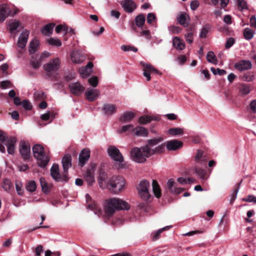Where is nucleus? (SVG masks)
Here are the masks:
<instances>
[{
	"label": "nucleus",
	"instance_id": "obj_1",
	"mask_svg": "<svg viewBox=\"0 0 256 256\" xmlns=\"http://www.w3.org/2000/svg\"><path fill=\"white\" fill-rule=\"evenodd\" d=\"M130 205L122 199L112 198L106 200L104 204V210L105 216L108 218L112 216L116 211L128 210Z\"/></svg>",
	"mask_w": 256,
	"mask_h": 256
},
{
	"label": "nucleus",
	"instance_id": "obj_2",
	"mask_svg": "<svg viewBox=\"0 0 256 256\" xmlns=\"http://www.w3.org/2000/svg\"><path fill=\"white\" fill-rule=\"evenodd\" d=\"M154 152L147 146L135 147L130 150V155L133 161L138 163H144L146 160L147 158L154 155Z\"/></svg>",
	"mask_w": 256,
	"mask_h": 256
},
{
	"label": "nucleus",
	"instance_id": "obj_3",
	"mask_svg": "<svg viewBox=\"0 0 256 256\" xmlns=\"http://www.w3.org/2000/svg\"><path fill=\"white\" fill-rule=\"evenodd\" d=\"M108 156L116 162L114 167L117 170L124 168V159L119 150L114 146H108L107 150Z\"/></svg>",
	"mask_w": 256,
	"mask_h": 256
},
{
	"label": "nucleus",
	"instance_id": "obj_4",
	"mask_svg": "<svg viewBox=\"0 0 256 256\" xmlns=\"http://www.w3.org/2000/svg\"><path fill=\"white\" fill-rule=\"evenodd\" d=\"M32 152L34 158L37 160L38 165L42 168L46 166L50 158L44 154V148L40 144H36L32 148Z\"/></svg>",
	"mask_w": 256,
	"mask_h": 256
},
{
	"label": "nucleus",
	"instance_id": "obj_5",
	"mask_svg": "<svg viewBox=\"0 0 256 256\" xmlns=\"http://www.w3.org/2000/svg\"><path fill=\"white\" fill-rule=\"evenodd\" d=\"M126 184L125 180L120 176H114L108 181L110 190L114 194H118L124 188Z\"/></svg>",
	"mask_w": 256,
	"mask_h": 256
},
{
	"label": "nucleus",
	"instance_id": "obj_6",
	"mask_svg": "<svg viewBox=\"0 0 256 256\" xmlns=\"http://www.w3.org/2000/svg\"><path fill=\"white\" fill-rule=\"evenodd\" d=\"M164 138L162 136L150 139L147 141V144L144 146H147L150 150H152L154 152V154H160L164 151L165 144H159L156 146H155L162 142Z\"/></svg>",
	"mask_w": 256,
	"mask_h": 256
},
{
	"label": "nucleus",
	"instance_id": "obj_7",
	"mask_svg": "<svg viewBox=\"0 0 256 256\" xmlns=\"http://www.w3.org/2000/svg\"><path fill=\"white\" fill-rule=\"evenodd\" d=\"M149 186L148 182L145 180H141L137 186L138 194L140 198L144 200H148L150 196L148 190Z\"/></svg>",
	"mask_w": 256,
	"mask_h": 256
},
{
	"label": "nucleus",
	"instance_id": "obj_8",
	"mask_svg": "<svg viewBox=\"0 0 256 256\" xmlns=\"http://www.w3.org/2000/svg\"><path fill=\"white\" fill-rule=\"evenodd\" d=\"M50 175L52 178L56 182H67L68 176L64 172L62 174H60L59 172L58 165L54 164L50 168Z\"/></svg>",
	"mask_w": 256,
	"mask_h": 256
},
{
	"label": "nucleus",
	"instance_id": "obj_9",
	"mask_svg": "<svg viewBox=\"0 0 256 256\" xmlns=\"http://www.w3.org/2000/svg\"><path fill=\"white\" fill-rule=\"evenodd\" d=\"M60 62L58 58L49 61L44 65V70L48 74H52L58 71L60 68Z\"/></svg>",
	"mask_w": 256,
	"mask_h": 256
},
{
	"label": "nucleus",
	"instance_id": "obj_10",
	"mask_svg": "<svg viewBox=\"0 0 256 256\" xmlns=\"http://www.w3.org/2000/svg\"><path fill=\"white\" fill-rule=\"evenodd\" d=\"M18 12L17 9H15L12 12L6 4L0 5V22H3L8 16H14Z\"/></svg>",
	"mask_w": 256,
	"mask_h": 256
},
{
	"label": "nucleus",
	"instance_id": "obj_11",
	"mask_svg": "<svg viewBox=\"0 0 256 256\" xmlns=\"http://www.w3.org/2000/svg\"><path fill=\"white\" fill-rule=\"evenodd\" d=\"M100 91L94 88H88L85 92L86 98L88 102L94 101L100 97Z\"/></svg>",
	"mask_w": 256,
	"mask_h": 256
},
{
	"label": "nucleus",
	"instance_id": "obj_12",
	"mask_svg": "<svg viewBox=\"0 0 256 256\" xmlns=\"http://www.w3.org/2000/svg\"><path fill=\"white\" fill-rule=\"evenodd\" d=\"M140 64L144 68L143 74L146 78L148 81L150 80L151 79L150 72L159 74L158 71L154 68L152 65L144 62H141Z\"/></svg>",
	"mask_w": 256,
	"mask_h": 256
},
{
	"label": "nucleus",
	"instance_id": "obj_13",
	"mask_svg": "<svg viewBox=\"0 0 256 256\" xmlns=\"http://www.w3.org/2000/svg\"><path fill=\"white\" fill-rule=\"evenodd\" d=\"M86 58L85 55L78 50L73 51L70 54V60L74 64H82L85 60Z\"/></svg>",
	"mask_w": 256,
	"mask_h": 256
},
{
	"label": "nucleus",
	"instance_id": "obj_14",
	"mask_svg": "<svg viewBox=\"0 0 256 256\" xmlns=\"http://www.w3.org/2000/svg\"><path fill=\"white\" fill-rule=\"evenodd\" d=\"M16 141V138L14 136L7 138L4 144L7 147V152L8 154H14Z\"/></svg>",
	"mask_w": 256,
	"mask_h": 256
},
{
	"label": "nucleus",
	"instance_id": "obj_15",
	"mask_svg": "<svg viewBox=\"0 0 256 256\" xmlns=\"http://www.w3.org/2000/svg\"><path fill=\"white\" fill-rule=\"evenodd\" d=\"M120 4L124 10L128 13H132L137 8L136 4L132 0H124Z\"/></svg>",
	"mask_w": 256,
	"mask_h": 256
},
{
	"label": "nucleus",
	"instance_id": "obj_16",
	"mask_svg": "<svg viewBox=\"0 0 256 256\" xmlns=\"http://www.w3.org/2000/svg\"><path fill=\"white\" fill-rule=\"evenodd\" d=\"M70 91L72 94L76 96H80L82 94L84 90V87L80 82H73L69 85Z\"/></svg>",
	"mask_w": 256,
	"mask_h": 256
},
{
	"label": "nucleus",
	"instance_id": "obj_17",
	"mask_svg": "<svg viewBox=\"0 0 256 256\" xmlns=\"http://www.w3.org/2000/svg\"><path fill=\"white\" fill-rule=\"evenodd\" d=\"M90 157V150L88 148L84 149L80 152L78 160L79 164L81 166H83L88 161Z\"/></svg>",
	"mask_w": 256,
	"mask_h": 256
},
{
	"label": "nucleus",
	"instance_id": "obj_18",
	"mask_svg": "<svg viewBox=\"0 0 256 256\" xmlns=\"http://www.w3.org/2000/svg\"><path fill=\"white\" fill-rule=\"evenodd\" d=\"M93 64L88 62L85 66H82L79 69V72L82 78H86L90 76L92 71Z\"/></svg>",
	"mask_w": 256,
	"mask_h": 256
},
{
	"label": "nucleus",
	"instance_id": "obj_19",
	"mask_svg": "<svg viewBox=\"0 0 256 256\" xmlns=\"http://www.w3.org/2000/svg\"><path fill=\"white\" fill-rule=\"evenodd\" d=\"M29 35V32L28 30H24L20 36L18 42V46L21 48H24L28 42V38Z\"/></svg>",
	"mask_w": 256,
	"mask_h": 256
},
{
	"label": "nucleus",
	"instance_id": "obj_20",
	"mask_svg": "<svg viewBox=\"0 0 256 256\" xmlns=\"http://www.w3.org/2000/svg\"><path fill=\"white\" fill-rule=\"evenodd\" d=\"M182 146V142L176 140H168L166 142V146L168 150H176Z\"/></svg>",
	"mask_w": 256,
	"mask_h": 256
},
{
	"label": "nucleus",
	"instance_id": "obj_21",
	"mask_svg": "<svg viewBox=\"0 0 256 256\" xmlns=\"http://www.w3.org/2000/svg\"><path fill=\"white\" fill-rule=\"evenodd\" d=\"M30 148L28 144L23 142L20 144V152L24 159L27 160L29 158L30 156Z\"/></svg>",
	"mask_w": 256,
	"mask_h": 256
},
{
	"label": "nucleus",
	"instance_id": "obj_22",
	"mask_svg": "<svg viewBox=\"0 0 256 256\" xmlns=\"http://www.w3.org/2000/svg\"><path fill=\"white\" fill-rule=\"evenodd\" d=\"M235 68L240 71L249 70L252 68V64L250 60H242L235 64Z\"/></svg>",
	"mask_w": 256,
	"mask_h": 256
},
{
	"label": "nucleus",
	"instance_id": "obj_23",
	"mask_svg": "<svg viewBox=\"0 0 256 256\" xmlns=\"http://www.w3.org/2000/svg\"><path fill=\"white\" fill-rule=\"evenodd\" d=\"M177 20L180 25L184 27H187L190 22V18L186 13L182 12L180 14L177 18Z\"/></svg>",
	"mask_w": 256,
	"mask_h": 256
},
{
	"label": "nucleus",
	"instance_id": "obj_24",
	"mask_svg": "<svg viewBox=\"0 0 256 256\" xmlns=\"http://www.w3.org/2000/svg\"><path fill=\"white\" fill-rule=\"evenodd\" d=\"M98 184L100 186L103 188H106L108 186V182L107 181V174L104 172H100L98 176Z\"/></svg>",
	"mask_w": 256,
	"mask_h": 256
},
{
	"label": "nucleus",
	"instance_id": "obj_25",
	"mask_svg": "<svg viewBox=\"0 0 256 256\" xmlns=\"http://www.w3.org/2000/svg\"><path fill=\"white\" fill-rule=\"evenodd\" d=\"M64 172L67 174L68 170L72 166V158L70 155H66L62 159Z\"/></svg>",
	"mask_w": 256,
	"mask_h": 256
},
{
	"label": "nucleus",
	"instance_id": "obj_26",
	"mask_svg": "<svg viewBox=\"0 0 256 256\" xmlns=\"http://www.w3.org/2000/svg\"><path fill=\"white\" fill-rule=\"evenodd\" d=\"M116 105L113 104H105L103 107V111L104 114L108 116L112 115L116 112Z\"/></svg>",
	"mask_w": 256,
	"mask_h": 256
},
{
	"label": "nucleus",
	"instance_id": "obj_27",
	"mask_svg": "<svg viewBox=\"0 0 256 256\" xmlns=\"http://www.w3.org/2000/svg\"><path fill=\"white\" fill-rule=\"evenodd\" d=\"M172 44L177 50H183L186 47L184 42L177 36L173 38Z\"/></svg>",
	"mask_w": 256,
	"mask_h": 256
},
{
	"label": "nucleus",
	"instance_id": "obj_28",
	"mask_svg": "<svg viewBox=\"0 0 256 256\" xmlns=\"http://www.w3.org/2000/svg\"><path fill=\"white\" fill-rule=\"evenodd\" d=\"M84 178L89 185H92L94 182V171L92 169L86 171Z\"/></svg>",
	"mask_w": 256,
	"mask_h": 256
},
{
	"label": "nucleus",
	"instance_id": "obj_29",
	"mask_svg": "<svg viewBox=\"0 0 256 256\" xmlns=\"http://www.w3.org/2000/svg\"><path fill=\"white\" fill-rule=\"evenodd\" d=\"M135 116V114L131 112H124L120 118V121L122 122H128L131 121Z\"/></svg>",
	"mask_w": 256,
	"mask_h": 256
},
{
	"label": "nucleus",
	"instance_id": "obj_30",
	"mask_svg": "<svg viewBox=\"0 0 256 256\" xmlns=\"http://www.w3.org/2000/svg\"><path fill=\"white\" fill-rule=\"evenodd\" d=\"M134 134L138 136H146L148 134V130L144 127L138 126L133 128Z\"/></svg>",
	"mask_w": 256,
	"mask_h": 256
},
{
	"label": "nucleus",
	"instance_id": "obj_31",
	"mask_svg": "<svg viewBox=\"0 0 256 256\" xmlns=\"http://www.w3.org/2000/svg\"><path fill=\"white\" fill-rule=\"evenodd\" d=\"M86 198L88 204L87 208L88 210H94L97 209V204L94 201L92 200V198L88 194H86Z\"/></svg>",
	"mask_w": 256,
	"mask_h": 256
},
{
	"label": "nucleus",
	"instance_id": "obj_32",
	"mask_svg": "<svg viewBox=\"0 0 256 256\" xmlns=\"http://www.w3.org/2000/svg\"><path fill=\"white\" fill-rule=\"evenodd\" d=\"M54 26V24H47L41 29V32L45 36H50L52 32Z\"/></svg>",
	"mask_w": 256,
	"mask_h": 256
},
{
	"label": "nucleus",
	"instance_id": "obj_33",
	"mask_svg": "<svg viewBox=\"0 0 256 256\" xmlns=\"http://www.w3.org/2000/svg\"><path fill=\"white\" fill-rule=\"evenodd\" d=\"M2 188L4 190L9 192L13 188V184L8 178H4L2 182Z\"/></svg>",
	"mask_w": 256,
	"mask_h": 256
},
{
	"label": "nucleus",
	"instance_id": "obj_34",
	"mask_svg": "<svg viewBox=\"0 0 256 256\" xmlns=\"http://www.w3.org/2000/svg\"><path fill=\"white\" fill-rule=\"evenodd\" d=\"M136 26L141 28H142L146 21V18L143 14H140L136 16L134 20Z\"/></svg>",
	"mask_w": 256,
	"mask_h": 256
},
{
	"label": "nucleus",
	"instance_id": "obj_35",
	"mask_svg": "<svg viewBox=\"0 0 256 256\" xmlns=\"http://www.w3.org/2000/svg\"><path fill=\"white\" fill-rule=\"evenodd\" d=\"M152 186L154 194L157 198H160L161 196V190L158 182L156 180H152Z\"/></svg>",
	"mask_w": 256,
	"mask_h": 256
},
{
	"label": "nucleus",
	"instance_id": "obj_36",
	"mask_svg": "<svg viewBox=\"0 0 256 256\" xmlns=\"http://www.w3.org/2000/svg\"><path fill=\"white\" fill-rule=\"evenodd\" d=\"M250 92V87L246 84H241L239 88V93L242 96L248 94Z\"/></svg>",
	"mask_w": 256,
	"mask_h": 256
},
{
	"label": "nucleus",
	"instance_id": "obj_37",
	"mask_svg": "<svg viewBox=\"0 0 256 256\" xmlns=\"http://www.w3.org/2000/svg\"><path fill=\"white\" fill-rule=\"evenodd\" d=\"M38 44L39 42L36 39H34L30 42L29 46V52L31 54H34L36 52Z\"/></svg>",
	"mask_w": 256,
	"mask_h": 256
},
{
	"label": "nucleus",
	"instance_id": "obj_38",
	"mask_svg": "<svg viewBox=\"0 0 256 256\" xmlns=\"http://www.w3.org/2000/svg\"><path fill=\"white\" fill-rule=\"evenodd\" d=\"M168 132L171 136H175L182 134L184 133V130L182 128H171L168 130Z\"/></svg>",
	"mask_w": 256,
	"mask_h": 256
},
{
	"label": "nucleus",
	"instance_id": "obj_39",
	"mask_svg": "<svg viewBox=\"0 0 256 256\" xmlns=\"http://www.w3.org/2000/svg\"><path fill=\"white\" fill-rule=\"evenodd\" d=\"M234 1L236 4L238 8L240 10L242 11L248 9L247 2L246 0H234Z\"/></svg>",
	"mask_w": 256,
	"mask_h": 256
},
{
	"label": "nucleus",
	"instance_id": "obj_40",
	"mask_svg": "<svg viewBox=\"0 0 256 256\" xmlns=\"http://www.w3.org/2000/svg\"><path fill=\"white\" fill-rule=\"evenodd\" d=\"M206 59L209 62L212 63L214 64H218V60L214 52L212 51L208 52L206 54Z\"/></svg>",
	"mask_w": 256,
	"mask_h": 256
},
{
	"label": "nucleus",
	"instance_id": "obj_41",
	"mask_svg": "<svg viewBox=\"0 0 256 256\" xmlns=\"http://www.w3.org/2000/svg\"><path fill=\"white\" fill-rule=\"evenodd\" d=\"M240 78L243 81L250 82L254 80V76L251 72H248L241 76Z\"/></svg>",
	"mask_w": 256,
	"mask_h": 256
},
{
	"label": "nucleus",
	"instance_id": "obj_42",
	"mask_svg": "<svg viewBox=\"0 0 256 256\" xmlns=\"http://www.w3.org/2000/svg\"><path fill=\"white\" fill-rule=\"evenodd\" d=\"M203 152L202 150H198L195 156V161L197 163L202 164V162H206V160L202 158Z\"/></svg>",
	"mask_w": 256,
	"mask_h": 256
},
{
	"label": "nucleus",
	"instance_id": "obj_43",
	"mask_svg": "<svg viewBox=\"0 0 256 256\" xmlns=\"http://www.w3.org/2000/svg\"><path fill=\"white\" fill-rule=\"evenodd\" d=\"M254 35V32L250 28H246L244 31V36L247 40H250L252 38Z\"/></svg>",
	"mask_w": 256,
	"mask_h": 256
},
{
	"label": "nucleus",
	"instance_id": "obj_44",
	"mask_svg": "<svg viewBox=\"0 0 256 256\" xmlns=\"http://www.w3.org/2000/svg\"><path fill=\"white\" fill-rule=\"evenodd\" d=\"M210 28V26L208 24L204 26L201 29L200 34V38H206V34L209 32Z\"/></svg>",
	"mask_w": 256,
	"mask_h": 256
},
{
	"label": "nucleus",
	"instance_id": "obj_45",
	"mask_svg": "<svg viewBox=\"0 0 256 256\" xmlns=\"http://www.w3.org/2000/svg\"><path fill=\"white\" fill-rule=\"evenodd\" d=\"M40 182L42 186V192H44V193L48 192L50 190V188L44 178H40Z\"/></svg>",
	"mask_w": 256,
	"mask_h": 256
},
{
	"label": "nucleus",
	"instance_id": "obj_46",
	"mask_svg": "<svg viewBox=\"0 0 256 256\" xmlns=\"http://www.w3.org/2000/svg\"><path fill=\"white\" fill-rule=\"evenodd\" d=\"M48 42L50 45L58 47L60 46H62V42L58 38H50L48 40Z\"/></svg>",
	"mask_w": 256,
	"mask_h": 256
},
{
	"label": "nucleus",
	"instance_id": "obj_47",
	"mask_svg": "<svg viewBox=\"0 0 256 256\" xmlns=\"http://www.w3.org/2000/svg\"><path fill=\"white\" fill-rule=\"evenodd\" d=\"M172 226H166L157 230L153 235L152 240H156L160 238V235L164 230H168Z\"/></svg>",
	"mask_w": 256,
	"mask_h": 256
},
{
	"label": "nucleus",
	"instance_id": "obj_48",
	"mask_svg": "<svg viewBox=\"0 0 256 256\" xmlns=\"http://www.w3.org/2000/svg\"><path fill=\"white\" fill-rule=\"evenodd\" d=\"M36 186L34 181H30L26 186V189L30 192H33L36 190Z\"/></svg>",
	"mask_w": 256,
	"mask_h": 256
},
{
	"label": "nucleus",
	"instance_id": "obj_49",
	"mask_svg": "<svg viewBox=\"0 0 256 256\" xmlns=\"http://www.w3.org/2000/svg\"><path fill=\"white\" fill-rule=\"evenodd\" d=\"M184 38L187 42L190 44L192 43L194 40V33L190 30H188V32L184 34Z\"/></svg>",
	"mask_w": 256,
	"mask_h": 256
},
{
	"label": "nucleus",
	"instance_id": "obj_50",
	"mask_svg": "<svg viewBox=\"0 0 256 256\" xmlns=\"http://www.w3.org/2000/svg\"><path fill=\"white\" fill-rule=\"evenodd\" d=\"M46 96L42 91H36L34 94V98L36 100H41L45 98Z\"/></svg>",
	"mask_w": 256,
	"mask_h": 256
},
{
	"label": "nucleus",
	"instance_id": "obj_51",
	"mask_svg": "<svg viewBox=\"0 0 256 256\" xmlns=\"http://www.w3.org/2000/svg\"><path fill=\"white\" fill-rule=\"evenodd\" d=\"M20 22L18 21L14 20L8 24L9 30L10 32H14L16 30L19 26Z\"/></svg>",
	"mask_w": 256,
	"mask_h": 256
},
{
	"label": "nucleus",
	"instance_id": "obj_52",
	"mask_svg": "<svg viewBox=\"0 0 256 256\" xmlns=\"http://www.w3.org/2000/svg\"><path fill=\"white\" fill-rule=\"evenodd\" d=\"M210 70L214 75L218 74L220 76H223L226 74V72L225 70H221L218 68H211Z\"/></svg>",
	"mask_w": 256,
	"mask_h": 256
},
{
	"label": "nucleus",
	"instance_id": "obj_53",
	"mask_svg": "<svg viewBox=\"0 0 256 256\" xmlns=\"http://www.w3.org/2000/svg\"><path fill=\"white\" fill-rule=\"evenodd\" d=\"M152 120L150 116H145L140 117L138 119V122L141 124H146L150 122Z\"/></svg>",
	"mask_w": 256,
	"mask_h": 256
},
{
	"label": "nucleus",
	"instance_id": "obj_54",
	"mask_svg": "<svg viewBox=\"0 0 256 256\" xmlns=\"http://www.w3.org/2000/svg\"><path fill=\"white\" fill-rule=\"evenodd\" d=\"M194 172L201 179H204L206 176V172L202 168H196Z\"/></svg>",
	"mask_w": 256,
	"mask_h": 256
},
{
	"label": "nucleus",
	"instance_id": "obj_55",
	"mask_svg": "<svg viewBox=\"0 0 256 256\" xmlns=\"http://www.w3.org/2000/svg\"><path fill=\"white\" fill-rule=\"evenodd\" d=\"M134 126L132 124H128L126 126H122L120 129L118 130V132L119 134L126 132L130 130L133 129Z\"/></svg>",
	"mask_w": 256,
	"mask_h": 256
},
{
	"label": "nucleus",
	"instance_id": "obj_56",
	"mask_svg": "<svg viewBox=\"0 0 256 256\" xmlns=\"http://www.w3.org/2000/svg\"><path fill=\"white\" fill-rule=\"evenodd\" d=\"M121 49L124 52L133 51L134 52H136L138 51L137 48L130 46L122 45L121 46Z\"/></svg>",
	"mask_w": 256,
	"mask_h": 256
},
{
	"label": "nucleus",
	"instance_id": "obj_57",
	"mask_svg": "<svg viewBox=\"0 0 256 256\" xmlns=\"http://www.w3.org/2000/svg\"><path fill=\"white\" fill-rule=\"evenodd\" d=\"M22 188V182L18 180L16 181V188L18 194L20 196H22L23 194V192H24Z\"/></svg>",
	"mask_w": 256,
	"mask_h": 256
},
{
	"label": "nucleus",
	"instance_id": "obj_58",
	"mask_svg": "<svg viewBox=\"0 0 256 256\" xmlns=\"http://www.w3.org/2000/svg\"><path fill=\"white\" fill-rule=\"evenodd\" d=\"M242 200L246 202H254L256 203V197L254 195H249L243 198Z\"/></svg>",
	"mask_w": 256,
	"mask_h": 256
},
{
	"label": "nucleus",
	"instance_id": "obj_59",
	"mask_svg": "<svg viewBox=\"0 0 256 256\" xmlns=\"http://www.w3.org/2000/svg\"><path fill=\"white\" fill-rule=\"evenodd\" d=\"M88 82L93 87H96L98 84V78L94 76L88 79Z\"/></svg>",
	"mask_w": 256,
	"mask_h": 256
},
{
	"label": "nucleus",
	"instance_id": "obj_60",
	"mask_svg": "<svg viewBox=\"0 0 256 256\" xmlns=\"http://www.w3.org/2000/svg\"><path fill=\"white\" fill-rule=\"evenodd\" d=\"M169 30L174 34H178L181 32L182 29L179 26H172L169 28Z\"/></svg>",
	"mask_w": 256,
	"mask_h": 256
},
{
	"label": "nucleus",
	"instance_id": "obj_61",
	"mask_svg": "<svg viewBox=\"0 0 256 256\" xmlns=\"http://www.w3.org/2000/svg\"><path fill=\"white\" fill-rule=\"evenodd\" d=\"M68 28L66 26L62 25H58L56 28V33H60L62 30L64 31L66 33L68 32Z\"/></svg>",
	"mask_w": 256,
	"mask_h": 256
},
{
	"label": "nucleus",
	"instance_id": "obj_62",
	"mask_svg": "<svg viewBox=\"0 0 256 256\" xmlns=\"http://www.w3.org/2000/svg\"><path fill=\"white\" fill-rule=\"evenodd\" d=\"M156 16L153 13H149L147 16V22L151 24L156 20Z\"/></svg>",
	"mask_w": 256,
	"mask_h": 256
},
{
	"label": "nucleus",
	"instance_id": "obj_63",
	"mask_svg": "<svg viewBox=\"0 0 256 256\" xmlns=\"http://www.w3.org/2000/svg\"><path fill=\"white\" fill-rule=\"evenodd\" d=\"M22 104V106L27 110H30L32 108V106L30 103L26 100H23Z\"/></svg>",
	"mask_w": 256,
	"mask_h": 256
},
{
	"label": "nucleus",
	"instance_id": "obj_64",
	"mask_svg": "<svg viewBox=\"0 0 256 256\" xmlns=\"http://www.w3.org/2000/svg\"><path fill=\"white\" fill-rule=\"evenodd\" d=\"M234 39L232 38H228L226 43V48H230L234 44Z\"/></svg>",
	"mask_w": 256,
	"mask_h": 256
}]
</instances>
